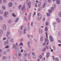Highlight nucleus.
<instances>
[{
  "label": "nucleus",
  "instance_id": "393cba45",
  "mask_svg": "<svg viewBox=\"0 0 61 61\" xmlns=\"http://www.w3.org/2000/svg\"><path fill=\"white\" fill-rule=\"evenodd\" d=\"M17 56V55H16V54H15L14 56V57H13L14 59H15V58H16Z\"/></svg>",
  "mask_w": 61,
  "mask_h": 61
},
{
  "label": "nucleus",
  "instance_id": "20e7f679",
  "mask_svg": "<svg viewBox=\"0 0 61 61\" xmlns=\"http://www.w3.org/2000/svg\"><path fill=\"white\" fill-rule=\"evenodd\" d=\"M31 2H30V1L29 0L28 3V4L27 5V6H28L29 8H30L31 7Z\"/></svg>",
  "mask_w": 61,
  "mask_h": 61
},
{
  "label": "nucleus",
  "instance_id": "774afa93",
  "mask_svg": "<svg viewBox=\"0 0 61 61\" xmlns=\"http://www.w3.org/2000/svg\"><path fill=\"white\" fill-rule=\"evenodd\" d=\"M6 39V38H3V40H5Z\"/></svg>",
  "mask_w": 61,
  "mask_h": 61
},
{
  "label": "nucleus",
  "instance_id": "bf43d9fd",
  "mask_svg": "<svg viewBox=\"0 0 61 61\" xmlns=\"http://www.w3.org/2000/svg\"><path fill=\"white\" fill-rule=\"evenodd\" d=\"M9 47V46H6L5 47V48H8Z\"/></svg>",
  "mask_w": 61,
  "mask_h": 61
},
{
  "label": "nucleus",
  "instance_id": "0eeeda50",
  "mask_svg": "<svg viewBox=\"0 0 61 61\" xmlns=\"http://www.w3.org/2000/svg\"><path fill=\"white\" fill-rule=\"evenodd\" d=\"M3 28L5 30L6 29V25L5 24H3Z\"/></svg>",
  "mask_w": 61,
  "mask_h": 61
},
{
  "label": "nucleus",
  "instance_id": "f3484780",
  "mask_svg": "<svg viewBox=\"0 0 61 61\" xmlns=\"http://www.w3.org/2000/svg\"><path fill=\"white\" fill-rule=\"evenodd\" d=\"M4 45H6V44H8V41H7L6 42L5 41L4 43Z\"/></svg>",
  "mask_w": 61,
  "mask_h": 61
},
{
  "label": "nucleus",
  "instance_id": "052dcab7",
  "mask_svg": "<svg viewBox=\"0 0 61 61\" xmlns=\"http://www.w3.org/2000/svg\"><path fill=\"white\" fill-rule=\"evenodd\" d=\"M45 30L46 31H47V27H46L45 28Z\"/></svg>",
  "mask_w": 61,
  "mask_h": 61
},
{
  "label": "nucleus",
  "instance_id": "a19ab883",
  "mask_svg": "<svg viewBox=\"0 0 61 61\" xmlns=\"http://www.w3.org/2000/svg\"><path fill=\"white\" fill-rule=\"evenodd\" d=\"M31 25L32 26H33V22H32L31 23Z\"/></svg>",
  "mask_w": 61,
  "mask_h": 61
},
{
  "label": "nucleus",
  "instance_id": "49530a36",
  "mask_svg": "<svg viewBox=\"0 0 61 61\" xmlns=\"http://www.w3.org/2000/svg\"><path fill=\"white\" fill-rule=\"evenodd\" d=\"M12 15L13 16H14V17H15V16H16L15 15V14H14V13H13L12 14Z\"/></svg>",
  "mask_w": 61,
  "mask_h": 61
},
{
  "label": "nucleus",
  "instance_id": "9b49d317",
  "mask_svg": "<svg viewBox=\"0 0 61 61\" xmlns=\"http://www.w3.org/2000/svg\"><path fill=\"white\" fill-rule=\"evenodd\" d=\"M57 22H58V23H59L60 22V19H59V18H57L56 19Z\"/></svg>",
  "mask_w": 61,
  "mask_h": 61
},
{
  "label": "nucleus",
  "instance_id": "4468645a",
  "mask_svg": "<svg viewBox=\"0 0 61 61\" xmlns=\"http://www.w3.org/2000/svg\"><path fill=\"white\" fill-rule=\"evenodd\" d=\"M31 13H30L29 14V15L28 17V20H30V17H31Z\"/></svg>",
  "mask_w": 61,
  "mask_h": 61
},
{
  "label": "nucleus",
  "instance_id": "f257e3e1",
  "mask_svg": "<svg viewBox=\"0 0 61 61\" xmlns=\"http://www.w3.org/2000/svg\"><path fill=\"white\" fill-rule=\"evenodd\" d=\"M21 10L23 11V13H25V5H24L22 9H21Z\"/></svg>",
  "mask_w": 61,
  "mask_h": 61
},
{
  "label": "nucleus",
  "instance_id": "a878e982",
  "mask_svg": "<svg viewBox=\"0 0 61 61\" xmlns=\"http://www.w3.org/2000/svg\"><path fill=\"white\" fill-rule=\"evenodd\" d=\"M20 42H23L24 41V39L23 38H21V40L20 39L19 40Z\"/></svg>",
  "mask_w": 61,
  "mask_h": 61
},
{
  "label": "nucleus",
  "instance_id": "473e14b6",
  "mask_svg": "<svg viewBox=\"0 0 61 61\" xmlns=\"http://www.w3.org/2000/svg\"><path fill=\"white\" fill-rule=\"evenodd\" d=\"M56 22H54L53 23V25H56Z\"/></svg>",
  "mask_w": 61,
  "mask_h": 61
},
{
  "label": "nucleus",
  "instance_id": "c85d7f7f",
  "mask_svg": "<svg viewBox=\"0 0 61 61\" xmlns=\"http://www.w3.org/2000/svg\"><path fill=\"white\" fill-rule=\"evenodd\" d=\"M24 19L26 21H27L28 20V19L26 18L25 16H24Z\"/></svg>",
  "mask_w": 61,
  "mask_h": 61
},
{
  "label": "nucleus",
  "instance_id": "a18cd8bd",
  "mask_svg": "<svg viewBox=\"0 0 61 61\" xmlns=\"http://www.w3.org/2000/svg\"><path fill=\"white\" fill-rule=\"evenodd\" d=\"M49 13H52V11L51 10H49Z\"/></svg>",
  "mask_w": 61,
  "mask_h": 61
},
{
  "label": "nucleus",
  "instance_id": "37998d69",
  "mask_svg": "<svg viewBox=\"0 0 61 61\" xmlns=\"http://www.w3.org/2000/svg\"><path fill=\"white\" fill-rule=\"evenodd\" d=\"M18 55L20 56H21V54L20 53H18Z\"/></svg>",
  "mask_w": 61,
  "mask_h": 61
},
{
  "label": "nucleus",
  "instance_id": "cd10ccee",
  "mask_svg": "<svg viewBox=\"0 0 61 61\" xmlns=\"http://www.w3.org/2000/svg\"><path fill=\"white\" fill-rule=\"evenodd\" d=\"M55 59L56 61H59V59L58 58H56Z\"/></svg>",
  "mask_w": 61,
  "mask_h": 61
},
{
  "label": "nucleus",
  "instance_id": "3c124183",
  "mask_svg": "<svg viewBox=\"0 0 61 61\" xmlns=\"http://www.w3.org/2000/svg\"><path fill=\"white\" fill-rule=\"evenodd\" d=\"M24 26L23 25H22L21 26V30H22L23 29V27Z\"/></svg>",
  "mask_w": 61,
  "mask_h": 61
},
{
  "label": "nucleus",
  "instance_id": "e2e57ef3",
  "mask_svg": "<svg viewBox=\"0 0 61 61\" xmlns=\"http://www.w3.org/2000/svg\"><path fill=\"white\" fill-rule=\"evenodd\" d=\"M20 45L21 46H22V45H23V43H22V42H21L20 43Z\"/></svg>",
  "mask_w": 61,
  "mask_h": 61
},
{
  "label": "nucleus",
  "instance_id": "b1692460",
  "mask_svg": "<svg viewBox=\"0 0 61 61\" xmlns=\"http://www.w3.org/2000/svg\"><path fill=\"white\" fill-rule=\"evenodd\" d=\"M3 11L2 10H0V14H3Z\"/></svg>",
  "mask_w": 61,
  "mask_h": 61
},
{
  "label": "nucleus",
  "instance_id": "7ed1b4c3",
  "mask_svg": "<svg viewBox=\"0 0 61 61\" xmlns=\"http://www.w3.org/2000/svg\"><path fill=\"white\" fill-rule=\"evenodd\" d=\"M46 49L47 50L49 49V47H48V46L47 45H46V47H45L44 49H42V50L43 52H44V51H45L46 50Z\"/></svg>",
  "mask_w": 61,
  "mask_h": 61
},
{
  "label": "nucleus",
  "instance_id": "680f3d73",
  "mask_svg": "<svg viewBox=\"0 0 61 61\" xmlns=\"http://www.w3.org/2000/svg\"><path fill=\"white\" fill-rule=\"evenodd\" d=\"M40 9H41V7H40L38 10V11H40Z\"/></svg>",
  "mask_w": 61,
  "mask_h": 61
},
{
  "label": "nucleus",
  "instance_id": "c03bdc74",
  "mask_svg": "<svg viewBox=\"0 0 61 61\" xmlns=\"http://www.w3.org/2000/svg\"><path fill=\"white\" fill-rule=\"evenodd\" d=\"M23 55L25 57H26L27 56V55L25 54H23Z\"/></svg>",
  "mask_w": 61,
  "mask_h": 61
},
{
  "label": "nucleus",
  "instance_id": "338daca9",
  "mask_svg": "<svg viewBox=\"0 0 61 61\" xmlns=\"http://www.w3.org/2000/svg\"><path fill=\"white\" fill-rule=\"evenodd\" d=\"M45 18H43V20L44 21H45Z\"/></svg>",
  "mask_w": 61,
  "mask_h": 61
},
{
  "label": "nucleus",
  "instance_id": "6e6552de",
  "mask_svg": "<svg viewBox=\"0 0 61 61\" xmlns=\"http://www.w3.org/2000/svg\"><path fill=\"white\" fill-rule=\"evenodd\" d=\"M13 3L11 2H10L9 3V7H12L13 6Z\"/></svg>",
  "mask_w": 61,
  "mask_h": 61
},
{
  "label": "nucleus",
  "instance_id": "69168bd1",
  "mask_svg": "<svg viewBox=\"0 0 61 61\" xmlns=\"http://www.w3.org/2000/svg\"><path fill=\"white\" fill-rule=\"evenodd\" d=\"M7 51H8V52H10V50H9V49H8L7 50Z\"/></svg>",
  "mask_w": 61,
  "mask_h": 61
},
{
  "label": "nucleus",
  "instance_id": "09e8293b",
  "mask_svg": "<svg viewBox=\"0 0 61 61\" xmlns=\"http://www.w3.org/2000/svg\"><path fill=\"white\" fill-rule=\"evenodd\" d=\"M42 45L43 46H46V43H44Z\"/></svg>",
  "mask_w": 61,
  "mask_h": 61
},
{
  "label": "nucleus",
  "instance_id": "4c0bfd02",
  "mask_svg": "<svg viewBox=\"0 0 61 61\" xmlns=\"http://www.w3.org/2000/svg\"><path fill=\"white\" fill-rule=\"evenodd\" d=\"M45 6H46V3H44L43 4V6L42 7V8H44Z\"/></svg>",
  "mask_w": 61,
  "mask_h": 61
},
{
  "label": "nucleus",
  "instance_id": "c9c22d12",
  "mask_svg": "<svg viewBox=\"0 0 61 61\" xmlns=\"http://www.w3.org/2000/svg\"><path fill=\"white\" fill-rule=\"evenodd\" d=\"M29 29H30V28L28 27L27 29V31H28L29 30Z\"/></svg>",
  "mask_w": 61,
  "mask_h": 61
},
{
  "label": "nucleus",
  "instance_id": "2f4dec72",
  "mask_svg": "<svg viewBox=\"0 0 61 61\" xmlns=\"http://www.w3.org/2000/svg\"><path fill=\"white\" fill-rule=\"evenodd\" d=\"M53 49H54V50L55 51H56V47H55V46H53Z\"/></svg>",
  "mask_w": 61,
  "mask_h": 61
},
{
  "label": "nucleus",
  "instance_id": "ddd939ff",
  "mask_svg": "<svg viewBox=\"0 0 61 61\" xmlns=\"http://www.w3.org/2000/svg\"><path fill=\"white\" fill-rule=\"evenodd\" d=\"M42 17V15H40L38 17V20H40L41 19Z\"/></svg>",
  "mask_w": 61,
  "mask_h": 61
},
{
  "label": "nucleus",
  "instance_id": "f704fd0d",
  "mask_svg": "<svg viewBox=\"0 0 61 61\" xmlns=\"http://www.w3.org/2000/svg\"><path fill=\"white\" fill-rule=\"evenodd\" d=\"M10 41H11L12 42H13L14 41V40L13 39H10Z\"/></svg>",
  "mask_w": 61,
  "mask_h": 61
},
{
  "label": "nucleus",
  "instance_id": "6ab92c4d",
  "mask_svg": "<svg viewBox=\"0 0 61 61\" xmlns=\"http://www.w3.org/2000/svg\"><path fill=\"white\" fill-rule=\"evenodd\" d=\"M3 20V17L2 16L0 15V20Z\"/></svg>",
  "mask_w": 61,
  "mask_h": 61
},
{
  "label": "nucleus",
  "instance_id": "de8ad7c7",
  "mask_svg": "<svg viewBox=\"0 0 61 61\" xmlns=\"http://www.w3.org/2000/svg\"><path fill=\"white\" fill-rule=\"evenodd\" d=\"M40 15H41V14L40 13H38V16H40Z\"/></svg>",
  "mask_w": 61,
  "mask_h": 61
},
{
  "label": "nucleus",
  "instance_id": "aec40b11",
  "mask_svg": "<svg viewBox=\"0 0 61 61\" xmlns=\"http://www.w3.org/2000/svg\"><path fill=\"white\" fill-rule=\"evenodd\" d=\"M26 28H25L24 29V30H23V33L24 34H26Z\"/></svg>",
  "mask_w": 61,
  "mask_h": 61
},
{
  "label": "nucleus",
  "instance_id": "423d86ee",
  "mask_svg": "<svg viewBox=\"0 0 61 61\" xmlns=\"http://www.w3.org/2000/svg\"><path fill=\"white\" fill-rule=\"evenodd\" d=\"M50 40L51 42H53L54 41V39L51 36H50Z\"/></svg>",
  "mask_w": 61,
  "mask_h": 61
},
{
  "label": "nucleus",
  "instance_id": "4d7b16f0",
  "mask_svg": "<svg viewBox=\"0 0 61 61\" xmlns=\"http://www.w3.org/2000/svg\"><path fill=\"white\" fill-rule=\"evenodd\" d=\"M39 58H40V59L42 58V56H39Z\"/></svg>",
  "mask_w": 61,
  "mask_h": 61
},
{
  "label": "nucleus",
  "instance_id": "6e6d98bb",
  "mask_svg": "<svg viewBox=\"0 0 61 61\" xmlns=\"http://www.w3.org/2000/svg\"><path fill=\"white\" fill-rule=\"evenodd\" d=\"M46 35L47 38H48V37H47V32H46Z\"/></svg>",
  "mask_w": 61,
  "mask_h": 61
},
{
  "label": "nucleus",
  "instance_id": "e433bc0d",
  "mask_svg": "<svg viewBox=\"0 0 61 61\" xmlns=\"http://www.w3.org/2000/svg\"><path fill=\"white\" fill-rule=\"evenodd\" d=\"M23 33V31H20L19 32V34L20 35H21V34H22Z\"/></svg>",
  "mask_w": 61,
  "mask_h": 61
},
{
  "label": "nucleus",
  "instance_id": "dca6fc26",
  "mask_svg": "<svg viewBox=\"0 0 61 61\" xmlns=\"http://www.w3.org/2000/svg\"><path fill=\"white\" fill-rule=\"evenodd\" d=\"M2 8L3 10H5V7L4 5H3L2 6Z\"/></svg>",
  "mask_w": 61,
  "mask_h": 61
},
{
  "label": "nucleus",
  "instance_id": "bb28decb",
  "mask_svg": "<svg viewBox=\"0 0 61 61\" xmlns=\"http://www.w3.org/2000/svg\"><path fill=\"white\" fill-rule=\"evenodd\" d=\"M8 23H11L12 22V20H9L8 21Z\"/></svg>",
  "mask_w": 61,
  "mask_h": 61
},
{
  "label": "nucleus",
  "instance_id": "ea45409f",
  "mask_svg": "<svg viewBox=\"0 0 61 61\" xmlns=\"http://www.w3.org/2000/svg\"><path fill=\"white\" fill-rule=\"evenodd\" d=\"M51 2H52V0H48V3H51Z\"/></svg>",
  "mask_w": 61,
  "mask_h": 61
},
{
  "label": "nucleus",
  "instance_id": "72a5a7b5",
  "mask_svg": "<svg viewBox=\"0 0 61 61\" xmlns=\"http://www.w3.org/2000/svg\"><path fill=\"white\" fill-rule=\"evenodd\" d=\"M51 10H52V11H54V8L53 7H51Z\"/></svg>",
  "mask_w": 61,
  "mask_h": 61
},
{
  "label": "nucleus",
  "instance_id": "13d9d810",
  "mask_svg": "<svg viewBox=\"0 0 61 61\" xmlns=\"http://www.w3.org/2000/svg\"><path fill=\"white\" fill-rule=\"evenodd\" d=\"M28 46L29 48H30V44H28Z\"/></svg>",
  "mask_w": 61,
  "mask_h": 61
},
{
  "label": "nucleus",
  "instance_id": "9d476101",
  "mask_svg": "<svg viewBox=\"0 0 61 61\" xmlns=\"http://www.w3.org/2000/svg\"><path fill=\"white\" fill-rule=\"evenodd\" d=\"M16 47V45L15 44H13L12 45V49H14V48H15Z\"/></svg>",
  "mask_w": 61,
  "mask_h": 61
},
{
  "label": "nucleus",
  "instance_id": "7c9ffc66",
  "mask_svg": "<svg viewBox=\"0 0 61 61\" xmlns=\"http://www.w3.org/2000/svg\"><path fill=\"white\" fill-rule=\"evenodd\" d=\"M2 59L3 60H5V59H6V57H5V56H4L3 57Z\"/></svg>",
  "mask_w": 61,
  "mask_h": 61
},
{
  "label": "nucleus",
  "instance_id": "864d4df0",
  "mask_svg": "<svg viewBox=\"0 0 61 61\" xmlns=\"http://www.w3.org/2000/svg\"><path fill=\"white\" fill-rule=\"evenodd\" d=\"M3 1L4 3H5L6 1V0H3Z\"/></svg>",
  "mask_w": 61,
  "mask_h": 61
},
{
  "label": "nucleus",
  "instance_id": "603ef678",
  "mask_svg": "<svg viewBox=\"0 0 61 61\" xmlns=\"http://www.w3.org/2000/svg\"><path fill=\"white\" fill-rule=\"evenodd\" d=\"M27 36L28 38H30V35L27 34Z\"/></svg>",
  "mask_w": 61,
  "mask_h": 61
},
{
  "label": "nucleus",
  "instance_id": "5fc2aeb1",
  "mask_svg": "<svg viewBox=\"0 0 61 61\" xmlns=\"http://www.w3.org/2000/svg\"><path fill=\"white\" fill-rule=\"evenodd\" d=\"M46 25H48V22H47L46 23Z\"/></svg>",
  "mask_w": 61,
  "mask_h": 61
},
{
  "label": "nucleus",
  "instance_id": "a211bd4d",
  "mask_svg": "<svg viewBox=\"0 0 61 61\" xmlns=\"http://www.w3.org/2000/svg\"><path fill=\"white\" fill-rule=\"evenodd\" d=\"M32 54L33 55V56H33V58H35V57H36V55H35V53H32Z\"/></svg>",
  "mask_w": 61,
  "mask_h": 61
},
{
  "label": "nucleus",
  "instance_id": "0e129e2a",
  "mask_svg": "<svg viewBox=\"0 0 61 61\" xmlns=\"http://www.w3.org/2000/svg\"><path fill=\"white\" fill-rule=\"evenodd\" d=\"M7 34H10V32H9V31H7Z\"/></svg>",
  "mask_w": 61,
  "mask_h": 61
},
{
  "label": "nucleus",
  "instance_id": "39448f33",
  "mask_svg": "<svg viewBox=\"0 0 61 61\" xmlns=\"http://www.w3.org/2000/svg\"><path fill=\"white\" fill-rule=\"evenodd\" d=\"M26 52L27 54H29L30 53V50L28 49V48H27L26 49Z\"/></svg>",
  "mask_w": 61,
  "mask_h": 61
},
{
  "label": "nucleus",
  "instance_id": "79ce46f5",
  "mask_svg": "<svg viewBox=\"0 0 61 61\" xmlns=\"http://www.w3.org/2000/svg\"><path fill=\"white\" fill-rule=\"evenodd\" d=\"M48 42V41H47V39L46 38L45 39V43H46V42Z\"/></svg>",
  "mask_w": 61,
  "mask_h": 61
},
{
  "label": "nucleus",
  "instance_id": "4be33fe9",
  "mask_svg": "<svg viewBox=\"0 0 61 61\" xmlns=\"http://www.w3.org/2000/svg\"><path fill=\"white\" fill-rule=\"evenodd\" d=\"M4 32V31L2 30H0V34H3Z\"/></svg>",
  "mask_w": 61,
  "mask_h": 61
},
{
  "label": "nucleus",
  "instance_id": "f8f14e48",
  "mask_svg": "<svg viewBox=\"0 0 61 61\" xmlns=\"http://www.w3.org/2000/svg\"><path fill=\"white\" fill-rule=\"evenodd\" d=\"M49 55H50L49 52H48L47 53L46 56L47 58H48V57H49Z\"/></svg>",
  "mask_w": 61,
  "mask_h": 61
},
{
  "label": "nucleus",
  "instance_id": "f03ea898",
  "mask_svg": "<svg viewBox=\"0 0 61 61\" xmlns=\"http://www.w3.org/2000/svg\"><path fill=\"white\" fill-rule=\"evenodd\" d=\"M9 15V13L7 11H5L4 14V16L5 17H7V15Z\"/></svg>",
  "mask_w": 61,
  "mask_h": 61
},
{
  "label": "nucleus",
  "instance_id": "412c9836",
  "mask_svg": "<svg viewBox=\"0 0 61 61\" xmlns=\"http://www.w3.org/2000/svg\"><path fill=\"white\" fill-rule=\"evenodd\" d=\"M22 7V5H20L18 7V8L19 9H21V7Z\"/></svg>",
  "mask_w": 61,
  "mask_h": 61
},
{
  "label": "nucleus",
  "instance_id": "8fccbe9b",
  "mask_svg": "<svg viewBox=\"0 0 61 61\" xmlns=\"http://www.w3.org/2000/svg\"><path fill=\"white\" fill-rule=\"evenodd\" d=\"M47 15L48 16H50V15L49 13H47Z\"/></svg>",
  "mask_w": 61,
  "mask_h": 61
},
{
  "label": "nucleus",
  "instance_id": "1a4fd4ad",
  "mask_svg": "<svg viewBox=\"0 0 61 61\" xmlns=\"http://www.w3.org/2000/svg\"><path fill=\"white\" fill-rule=\"evenodd\" d=\"M56 3L58 5H59L60 3V0H56Z\"/></svg>",
  "mask_w": 61,
  "mask_h": 61
},
{
  "label": "nucleus",
  "instance_id": "5701e85b",
  "mask_svg": "<svg viewBox=\"0 0 61 61\" xmlns=\"http://www.w3.org/2000/svg\"><path fill=\"white\" fill-rule=\"evenodd\" d=\"M58 15L59 17H61V11L59 12V13Z\"/></svg>",
  "mask_w": 61,
  "mask_h": 61
},
{
  "label": "nucleus",
  "instance_id": "2eb2a0df",
  "mask_svg": "<svg viewBox=\"0 0 61 61\" xmlns=\"http://www.w3.org/2000/svg\"><path fill=\"white\" fill-rule=\"evenodd\" d=\"M41 2H39V4L38 5V7H40L41 6Z\"/></svg>",
  "mask_w": 61,
  "mask_h": 61
},
{
  "label": "nucleus",
  "instance_id": "58836bf2",
  "mask_svg": "<svg viewBox=\"0 0 61 61\" xmlns=\"http://www.w3.org/2000/svg\"><path fill=\"white\" fill-rule=\"evenodd\" d=\"M43 37H41V41H43Z\"/></svg>",
  "mask_w": 61,
  "mask_h": 61
},
{
  "label": "nucleus",
  "instance_id": "c756f323",
  "mask_svg": "<svg viewBox=\"0 0 61 61\" xmlns=\"http://www.w3.org/2000/svg\"><path fill=\"white\" fill-rule=\"evenodd\" d=\"M19 18H17V19H16L15 22H17L18 21Z\"/></svg>",
  "mask_w": 61,
  "mask_h": 61
}]
</instances>
